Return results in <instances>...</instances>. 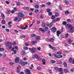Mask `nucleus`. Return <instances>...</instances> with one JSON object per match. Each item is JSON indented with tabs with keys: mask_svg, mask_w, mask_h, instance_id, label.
Wrapping results in <instances>:
<instances>
[{
	"mask_svg": "<svg viewBox=\"0 0 74 74\" xmlns=\"http://www.w3.org/2000/svg\"><path fill=\"white\" fill-rule=\"evenodd\" d=\"M1 16L3 19H4V18H5V16H4V15L3 14H2Z\"/></svg>",
	"mask_w": 74,
	"mask_h": 74,
	"instance_id": "26",
	"label": "nucleus"
},
{
	"mask_svg": "<svg viewBox=\"0 0 74 74\" xmlns=\"http://www.w3.org/2000/svg\"><path fill=\"white\" fill-rule=\"evenodd\" d=\"M21 68V66L18 67L17 68V70H20Z\"/></svg>",
	"mask_w": 74,
	"mask_h": 74,
	"instance_id": "60",
	"label": "nucleus"
},
{
	"mask_svg": "<svg viewBox=\"0 0 74 74\" xmlns=\"http://www.w3.org/2000/svg\"><path fill=\"white\" fill-rule=\"evenodd\" d=\"M20 63L22 66H25V64H27V62H24L23 61H20Z\"/></svg>",
	"mask_w": 74,
	"mask_h": 74,
	"instance_id": "7",
	"label": "nucleus"
},
{
	"mask_svg": "<svg viewBox=\"0 0 74 74\" xmlns=\"http://www.w3.org/2000/svg\"><path fill=\"white\" fill-rule=\"evenodd\" d=\"M63 64L64 65V66L65 67H66L67 66V64L65 62H64L63 63Z\"/></svg>",
	"mask_w": 74,
	"mask_h": 74,
	"instance_id": "31",
	"label": "nucleus"
},
{
	"mask_svg": "<svg viewBox=\"0 0 74 74\" xmlns=\"http://www.w3.org/2000/svg\"><path fill=\"white\" fill-rule=\"evenodd\" d=\"M61 33V32L60 31H58L57 32V36H58V37H59V34H60Z\"/></svg>",
	"mask_w": 74,
	"mask_h": 74,
	"instance_id": "13",
	"label": "nucleus"
},
{
	"mask_svg": "<svg viewBox=\"0 0 74 74\" xmlns=\"http://www.w3.org/2000/svg\"><path fill=\"white\" fill-rule=\"evenodd\" d=\"M51 62L52 63H56V61H54L53 60H51Z\"/></svg>",
	"mask_w": 74,
	"mask_h": 74,
	"instance_id": "30",
	"label": "nucleus"
},
{
	"mask_svg": "<svg viewBox=\"0 0 74 74\" xmlns=\"http://www.w3.org/2000/svg\"><path fill=\"white\" fill-rule=\"evenodd\" d=\"M32 58L33 59H35V58H36V59H37V60H39V59H41V58H40V57L38 56V55H37V54H35L33 55L32 57Z\"/></svg>",
	"mask_w": 74,
	"mask_h": 74,
	"instance_id": "4",
	"label": "nucleus"
},
{
	"mask_svg": "<svg viewBox=\"0 0 74 74\" xmlns=\"http://www.w3.org/2000/svg\"><path fill=\"white\" fill-rule=\"evenodd\" d=\"M26 29V28L24 27H23L21 28V29Z\"/></svg>",
	"mask_w": 74,
	"mask_h": 74,
	"instance_id": "54",
	"label": "nucleus"
},
{
	"mask_svg": "<svg viewBox=\"0 0 74 74\" xmlns=\"http://www.w3.org/2000/svg\"><path fill=\"white\" fill-rule=\"evenodd\" d=\"M15 61L16 63H18L19 62V58H17L15 59Z\"/></svg>",
	"mask_w": 74,
	"mask_h": 74,
	"instance_id": "12",
	"label": "nucleus"
},
{
	"mask_svg": "<svg viewBox=\"0 0 74 74\" xmlns=\"http://www.w3.org/2000/svg\"><path fill=\"white\" fill-rule=\"evenodd\" d=\"M52 32L53 33H54V32H56L57 30L56 29V28L55 27H53L51 29Z\"/></svg>",
	"mask_w": 74,
	"mask_h": 74,
	"instance_id": "8",
	"label": "nucleus"
},
{
	"mask_svg": "<svg viewBox=\"0 0 74 74\" xmlns=\"http://www.w3.org/2000/svg\"><path fill=\"white\" fill-rule=\"evenodd\" d=\"M14 48L16 49H18V47L16 46H15Z\"/></svg>",
	"mask_w": 74,
	"mask_h": 74,
	"instance_id": "58",
	"label": "nucleus"
},
{
	"mask_svg": "<svg viewBox=\"0 0 74 74\" xmlns=\"http://www.w3.org/2000/svg\"><path fill=\"white\" fill-rule=\"evenodd\" d=\"M40 6H41V7L42 8H44V7H45V5L42 4V5H40Z\"/></svg>",
	"mask_w": 74,
	"mask_h": 74,
	"instance_id": "51",
	"label": "nucleus"
},
{
	"mask_svg": "<svg viewBox=\"0 0 74 74\" xmlns=\"http://www.w3.org/2000/svg\"><path fill=\"white\" fill-rule=\"evenodd\" d=\"M24 16V15L22 12H19L18 14V17H21V18H23Z\"/></svg>",
	"mask_w": 74,
	"mask_h": 74,
	"instance_id": "9",
	"label": "nucleus"
},
{
	"mask_svg": "<svg viewBox=\"0 0 74 74\" xmlns=\"http://www.w3.org/2000/svg\"><path fill=\"white\" fill-rule=\"evenodd\" d=\"M68 29V30H70V32L71 33H73L74 32V27L72 25L70 24H68L66 26Z\"/></svg>",
	"mask_w": 74,
	"mask_h": 74,
	"instance_id": "1",
	"label": "nucleus"
},
{
	"mask_svg": "<svg viewBox=\"0 0 74 74\" xmlns=\"http://www.w3.org/2000/svg\"><path fill=\"white\" fill-rule=\"evenodd\" d=\"M0 51H4V48H0Z\"/></svg>",
	"mask_w": 74,
	"mask_h": 74,
	"instance_id": "33",
	"label": "nucleus"
},
{
	"mask_svg": "<svg viewBox=\"0 0 74 74\" xmlns=\"http://www.w3.org/2000/svg\"><path fill=\"white\" fill-rule=\"evenodd\" d=\"M72 61H73V59H72V58H70L69 59V62H70V63H71V62H72Z\"/></svg>",
	"mask_w": 74,
	"mask_h": 74,
	"instance_id": "23",
	"label": "nucleus"
},
{
	"mask_svg": "<svg viewBox=\"0 0 74 74\" xmlns=\"http://www.w3.org/2000/svg\"><path fill=\"white\" fill-rule=\"evenodd\" d=\"M11 23H12V22H11L9 21L8 22V25L10 26V27H11L12 26L11 25Z\"/></svg>",
	"mask_w": 74,
	"mask_h": 74,
	"instance_id": "17",
	"label": "nucleus"
},
{
	"mask_svg": "<svg viewBox=\"0 0 74 74\" xmlns=\"http://www.w3.org/2000/svg\"><path fill=\"white\" fill-rule=\"evenodd\" d=\"M55 18V16L54 15H53L52 16L51 19H54Z\"/></svg>",
	"mask_w": 74,
	"mask_h": 74,
	"instance_id": "28",
	"label": "nucleus"
},
{
	"mask_svg": "<svg viewBox=\"0 0 74 74\" xmlns=\"http://www.w3.org/2000/svg\"><path fill=\"white\" fill-rule=\"evenodd\" d=\"M51 2H48L47 3V4L48 5H51Z\"/></svg>",
	"mask_w": 74,
	"mask_h": 74,
	"instance_id": "49",
	"label": "nucleus"
},
{
	"mask_svg": "<svg viewBox=\"0 0 74 74\" xmlns=\"http://www.w3.org/2000/svg\"><path fill=\"white\" fill-rule=\"evenodd\" d=\"M23 49L25 50H27L28 49V48L27 47H23Z\"/></svg>",
	"mask_w": 74,
	"mask_h": 74,
	"instance_id": "40",
	"label": "nucleus"
},
{
	"mask_svg": "<svg viewBox=\"0 0 74 74\" xmlns=\"http://www.w3.org/2000/svg\"><path fill=\"white\" fill-rule=\"evenodd\" d=\"M58 64H62V62L61 61H58Z\"/></svg>",
	"mask_w": 74,
	"mask_h": 74,
	"instance_id": "42",
	"label": "nucleus"
},
{
	"mask_svg": "<svg viewBox=\"0 0 74 74\" xmlns=\"http://www.w3.org/2000/svg\"><path fill=\"white\" fill-rule=\"evenodd\" d=\"M11 12V10H8L6 12V13L7 14H10Z\"/></svg>",
	"mask_w": 74,
	"mask_h": 74,
	"instance_id": "36",
	"label": "nucleus"
},
{
	"mask_svg": "<svg viewBox=\"0 0 74 74\" xmlns=\"http://www.w3.org/2000/svg\"><path fill=\"white\" fill-rule=\"evenodd\" d=\"M35 8H39V5H35Z\"/></svg>",
	"mask_w": 74,
	"mask_h": 74,
	"instance_id": "22",
	"label": "nucleus"
},
{
	"mask_svg": "<svg viewBox=\"0 0 74 74\" xmlns=\"http://www.w3.org/2000/svg\"><path fill=\"white\" fill-rule=\"evenodd\" d=\"M56 20V21H60V18H57Z\"/></svg>",
	"mask_w": 74,
	"mask_h": 74,
	"instance_id": "57",
	"label": "nucleus"
},
{
	"mask_svg": "<svg viewBox=\"0 0 74 74\" xmlns=\"http://www.w3.org/2000/svg\"><path fill=\"white\" fill-rule=\"evenodd\" d=\"M64 73H67L69 72V70L67 69H64Z\"/></svg>",
	"mask_w": 74,
	"mask_h": 74,
	"instance_id": "15",
	"label": "nucleus"
},
{
	"mask_svg": "<svg viewBox=\"0 0 74 74\" xmlns=\"http://www.w3.org/2000/svg\"><path fill=\"white\" fill-rule=\"evenodd\" d=\"M37 69L38 70H41V68L40 66H38L37 67Z\"/></svg>",
	"mask_w": 74,
	"mask_h": 74,
	"instance_id": "25",
	"label": "nucleus"
},
{
	"mask_svg": "<svg viewBox=\"0 0 74 74\" xmlns=\"http://www.w3.org/2000/svg\"><path fill=\"white\" fill-rule=\"evenodd\" d=\"M37 40L32 41V44L33 45H34L35 44H37Z\"/></svg>",
	"mask_w": 74,
	"mask_h": 74,
	"instance_id": "14",
	"label": "nucleus"
},
{
	"mask_svg": "<svg viewBox=\"0 0 74 74\" xmlns=\"http://www.w3.org/2000/svg\"><path fill=\"white\" fill-rule=\"evenodd\" d=\"M29 49L30 51V52H31V53H34L36 51V49L35 47H33L32 48H29Z\"/></svg>",
	"mask_w": 74,
	"mask_h": 74,
	"instance_id": "6",
	"label": "nucleus"
},
{
	"mask_svg": "<svg viewBox=\"0 0 74 74\" xmlns=\"http://www.w3.org/2000/svg\"><path fill=\"white\" fill-rule=\"evenodd\" d=\"M45 29H43L42 28H39V30L43 33H45V31H47V30H48V27H45Z\"/></svg>",
	"mask_w": 74,
	"mask_h": 74,
	"instance_id": "2",
	"label": "nucleus"
},
{
	"mask_svg": "<svg viewBox=\"0 0 74 74\" xmlns=\"http://www.w3.org/2000/svg\"><path fill=\"white\" fill-rule=\"evenodd\" d=\"M5 30L7 32H10V30L7 28H6Z\"/></svg>",
	"mask_w": 74,
	"mask_h": 74,
	"instance_id": "46",
	"label": "nucleus"
},
{
	"mask_svg": "<svg viewBox=\"0 0 74 74\" xmlns=\"http://www.w3.org/2000/svg\"><path fill=\"white\" fill-rule=\"evenodd\" d=\"M46 25H47V26H49L50 27H52V25H53V24L52 23H51L49 24L48 23H46Z\"/></svg>",
	"mask_w": 74,
	"mask_h": 74,
	"instance_id": "10",
	"label": "nucleus"
},
{
	"mask_svg": "<svg viewBox=\"0 0 74 74\" xmlns=\"http://www.w3.org/2000/svg\"><path fill=\"white\" fill-rule=\"evenodd\" d=\"M13 53L14 54H16L17 52L16 50H14L13 51Z\"/></svg>",
	"mask_w": 74,
	"mask_h": 74,
	"instance_id": "41",
	"label": "nucleus"
},
{
	"mask_svg": "<svg viewBox=\"0 0 74 74\" xmlns=\"http://www.w3.org/2000/svg\"><path fill=\"white\" fill-rule=\"evenodd\" d=\"M52 49H53V50H54V51H57V48L55 47H52Z\"/></svg>",
	"mask_w": 74,
	"mask_h": 74,
	"instance_id": "18",
	"label": "nucleus"
},
{
	"mask_svg": "<svg viewBox=\"0 0 74 74\" xmlns=\"http://www.w3.org/2000/svg\"><path fill=\"white\" fill-rule=\"evenodd\" d=\"M5 3H6V4H10V2H9L7 1H5Z\"/></svg>",
	"mask_w": 74,
	"mask_h": 74,
	"instance_id": "59",
	"label": "nucleus"
},
{
	"mask_svg": "<svg viewBox=\"0 0 74 74\" xmlns=\"http://www.w3.org/2000/svg\"><path fill=\"white\" fill-rule=\"evenodd\" d=\"M21 54V55H25V52H23V51H22Z\"/></svg>",
	"mask_w": 74,
	"mask_h": 74,
	"instance_id": "39",
	"label": "nucleus"
},
{
	"mask_svg": "<svg viewBox=\"0 0 74 74\" xmlns=\"http://www.w3.org/2000/svg\"><path fill=\"white\" fill-rule=\"evenodd\" d=\"M54 41V39L53 38H51L50 39H49V41L50 42H52L53 41Z\"/></svg>",
	"mask_w": 74,
	"mask_h": 74,
	"instance_id": "29",
	"label": "nucleus"
},
{
	"mask_svg": "<svg viewBox=\"0 0 74 74\" xmlns=\"http://www.w3.org/2000/svg\"><path fill=\"white\" fill-rule=\"evenodd\" d=\"M59 15V14L58 12H57L55 16H58Z\"/></svg>",
	"mask_w": 74,
	"mask_h": 74,
	"instance_id": "37",
	"label": "nucleus"
},
{
	"mask_svg": "<svg viewBox=\"0 0 74 74\" xmlns=\"http://www.w3.org/2000/svg\"><path fill=\"white\" fill-rule=\"evenodd\" d=\"M58 71H60V72L62 71H63V69H62V68H58Z\"/></svg>",
	"mask_w": 74,
	"mask_h": 74,
	"instance_id": "20",
	"label": "nucleus"
},
{
	"mask_svg": "<svg viewBox=\"0 0 74 74\" xmlns=\"http://www.w3.org/2000/svg\"><path fill=\"white\" fill-rule=\"evenodd\" d=\"M18 17H15L14 20V21H17V20H18Z\"/></svg>",
	"mask_w": 74,
	"mask_h": 74,
	"instance_id": "34",
	"label": "nucleus"
},
{
	"mask_svg": "<svg viewBox=\"0 0 74 74\" xmlns=\"http://www.w3.org/2000/svg\"><path fill=\"white\" fill-rule=\"evenodd\" d=\"M69 11L68 10H66L65 11V14L66 15H68V14H69Z\"/></svg>",
	"mask_w": 74,
	"mask_h": 74,
	"instance_id": "19",
	"label": "nucleus"
},
{
	"mask_svg": "<svg viewBox=\"0 0 74 74\" xmlns=\"http://www.w3.org/2000/svg\"><path fill=\"white\" fill-rule=\"evenodd\" d=\"M46 11L47 12H51V9L50 8H48L46 10Z\"/></svg>",
	"mask_w": 74,
	"mask_h": 74,
	"instance_id": "16",
	"label": "nucleus"
},
{
	"mask_svg": "<svg viewBox=\"0 0 74 74\" xmlns=\"http://www.w3.org/2000/svg\"><path fill=\"white\" fill-rule=\"evenodd\" d=\"M48 15H49L50 16H51V15L52 14L51 12H50L48 13Z\"/></svg>",
	"mask_w": 74,
	"mask_h": 74,
	"instance_id": "44",
	"label": "nucleus"
},
{
	"mask_svg": "<svg viewBox=\"0 0 74 74\" xmlns=\"http://www.w3.org/2000/svg\"><path fill=\"white\" fill-rule=\"evenodd\" d=\"M34 12H35L37 13V12H39V10H38L36 9L35 10Z\"/></svg>",
	"mask_w": 74,
	"mask_h": 74,
	"instance_id": "47",
	"label": "nucleus"
},
{
	"mask_svg": "<svg viewBox=\"0 0 74 74\" xmlns=\"http://www.w3.org/2000/svg\"><path fill=\"white\" fill-rule=\"evenodd\" d=\"M53 55L55 58H56L58 59H60V58H62L63 57V56L62 55L57 56L54 53H53Z\"/></svg>",
	"mask_w": 74,
	"mask_h": 74,
	"instance_id": "3",
	"label": "nucleus"
},
{
	"mask_svg": "<svg viewBox=\"0 0 74 74\" xmlns=\"http://www.w3.org/2000/svg\"><path fill=\"white\" fill-rule=\"evenodd\" d=\"M49 73L50 74H52V70L50 69L49 71Z\"/></svg>",
	"mask_w": 74,
	"mask_h": 74,
	"instance_id": "52",
	"label": "nucleus"
},
{
	"mask_svg": "<svg viewBox=\"0 0 74 74\" xmlns=\"http://www.w3.org/2000/svg\"><path fill=\"white\" fill-rule=\"evenodd\" d=\"M66 24H67V22H64L62 23V24L63 25H66Z\"/></svg>",
	"mask_w": 74,
	"mask_h": 74,
	"instance_id": "35",
	"label": "nucleus"
},
{
	"mask_svg": "<svg viewBox=\"0 0 74 74\" xmlns=\"http://www.w3.org/2000/svg\"><path fill=\"white\" fill-rule=\"evenodd\" d=\"M65 3L66 5H68L70 4L68 1H66L65 2Z\"/></svg>",
	"mask_w": 74,
	"mask_h": 74,
	"instance_id": "27",
	"label": "nucleus"
},
{
	"mask_svg": "<svg viewBox=\"0 0 74 74\" xmlns=\"http://www.w3.org/2000/svg\"><path fill=\"white\" fill-rule=\"evenodd\" d=\"M55 69L56 70H58L59 69V68L58 67H57V66H56L55 67Z\"/></svg>",
	"mask_w": 74,
	"mask_h": 74,
	"instance_id": "56",
	"label": "nucleus"
},
{
	"mask_svg": "<svg viewBox=\"0 0 74 74\" xmlns=\"http://www.w3.org/2000/svg\"><path fill=\"white\" fill-rule=\"evenodd\" d=\"M36 35L35 34H32L31 35V37H36Z\"/></svg>",
	"mask_w": 74,
	"mask_h": 74,
	"instance_id": "24",
	"label": "nucleus"
},
{
	"mask_svg": "<svg viewBox=\"0 0 74 74\" xmlns=\"http://www.w3.org/2000/svg\"><path fill=\"white\" fill-rule=\"evenodd\" d=\"M25 74H31V72L30 70L29 69H25Z\"/></svg>",
	"mask_w": 74,
	"mask_h": 74,
	"instance_id": "11",
	"label": "nucleus"
},
{
	"mask_svg": "<svg viewBox=\"0 0 74 74\" xmlns=\"http://www.w3.org/2000/svg\"><path fill=\"white\" fill-rule=\"evenodd\" d=\"M25 46H26L27 47H28V46H29V44H28V43H26L25 44Z\"/></svg>",
	"mask_w": 74,
	"mask_h": 74,
	"instance_id": "55",
	"label": "nucleus"
},
{
	"mask_svg": "<svg viewBox=\"0 0 74 74\" xmlns=\"http://www.w3.org/2000/svg\"><path fill=\"white\" fill-rule=\"evenodd\" d=\"M10 44V43L9 41L7 42H6V44L7 45V46L8 47V49H11V48H12V46L9 45Z\"/></svg>",
	"mask_w": 74,
	"mask_h": 74,
	"instance_id": "5",
	"label": "nucleus"
},
{
	"mask_svg": "<svg viewBox=\"0 0 74 74\" xmlns=\"http://www.w3.org/2000/svg\"><path fill=\"white\" fill-rule=\"evenodd\" d=\"M69 34L68 33L66 35L65 37H66V38H67V37H69Z\"/></svg>",
	"mask_w": 74,
	"mask_h": 74,
	"instance_id": "43",
	"label": "nucleus"
},
{
	"mask_svg": "<svg viewBox=\"0 0 74 74\" xmlns=\"http://www.w3.org/2000/svg\"><path fill=\"white\" fill-rule=\"evenodd\" d=\"M21 37L23 38H25V35H23L21 36Z\"/></svg>",
	"mask_w": 74,
	"mask_h": 74,
	"instance_id": "62",
	"label": "nucleus"
},
{
	"mask_svg": "<svg viewBox=\"0 0 74 74\" xmlns=\"http://www.w3.org/2000/svg\"><path fill=\"white\" fill-rule=\"evenodd\" d=\"M5 21L4 20H2V23L3 24H4L5 23Z\"/></svg>",
	"mask_w": 74,
	"mask_h": 74,
	"instance_id": "45",
	"label": "nucleus"
},
{
	"mask_svg": "<svg viewBox=\"0 0 74 74\" xmlns=\"http://www.w3.org/2000/svg\"><path fill=\"white\" fill-rule=\"evenodd\" d=\"M68 42L69 43L71 44V40H68Z\"/></svg>",
	"mask_w": 74,
	"mask_h": 74,
	"instance_id": "64",
	"label": "nucleus"
},
{
	"mask_svg": "<svg viewBox=\"0 0 74 74\" xmlns=\"http://www.w3.org/2000/svg\"><path fill=\"white\" fill-rule=\"evenodd\" d=\"M17 5H21V3L20 2H18L17 3Z\"/></svg>",
	"mask_w": 74,
	"mask_h": 74,
	"instance_id": "48",
	"label": "nucleus"
},
{
	"mask_svg": "<svg viewBox=\"0 0 74 74\" xmlns=\"http://www.w3.org/2000/svg\"><path fill=\"white\" fill-rule=\"evenodd\" d=\"M10 64L11 65H13L14 64V63L12 62H10Z\"/></svg>",
	"mask_w": 74,
	"mask_h": 74,
	"instance_id": "63",
	"label": "nucleus"
},
{
	"mask_svg": "<svg viewBox=\"0 0 74 74\" xmlns=\"http://www.w3.org/2000/svg\"><path fill=\"white\" fill-rule=\"evenodd\" d=\"M2 29H5V26L4 25H3L2 27Z\"/></svg>",
	"mask_w": 74,
	"mask_h": 74,
	"instance_id": "61",
	"label": "nucleus"
},
{
	"mask_svg": "<svg viewBox=\"0 0 74 74\" xmlns=\"http://www.w3.org/2000/svg\"><path fill=\"white\" fill-rule=\"evenodd\" d=\"M45 60L44 59L42 60V62L43 63V64H45Z\"/></svg>",
	"mask_w": 74,
	"mask_h": 74,
	"instance_id": "21",
	"label": "nucleus"
},
{
	"mask_svg": "<svg viewBox=\"0 0 74 74\" xmlns=\"http://www.w3.org/2000/svg\"><path fill=\"white\" fill-rule=\"evenodd\" d=\"M67 21L68 22H71V20L70 19H68L67 20Z\"/></svg>",
	"mask_w": 74,
	"mask_h": 74,
	"instance_id": "50",
	"label": "nucleus"
},
{
	"mask_svg": "<svg viewBox=\"0 0 74 74\" xmlns=\"http://www.w3.org/2000/svg\"><path fill=\"white\" fill-rule=\"evenodd\" d=\"M42 25L43 26V27H45V23H42Z\"/></svg>",
	"mask_w": 74,
	"mask_h": 74,
	"instance_id": "38",
	"label": "nucleus"
},
{
	"mask_svg": "<svg viewBox=\"0 0 74 74\" xmlns=\"http://www.w3.org/2000/svg\"><path fill=\"white\" fill-rule=\"evenodd\" d=\"M36 39V40H40V37L39 36H37Z\"/></svg>",
	"mask_w": 74,
	"mask_h": 74,
	"instance_id": "32",
	"label": "nucleus"
},
{
	"mask_svg": "<svg viewBox=\"0 0 74 74\" xmlns=\"http://www.w3.org/2000/svg\"><path fill=\"white\" fill-rule=\"evenodd\" d=\"M37 24H39L40 23V21H37Z\"/></svg>",
	"mask_w": 74,
	"mask_h": 74,
	"instance_id": "53",
	"label": "nucleus"
}]
</instances>
